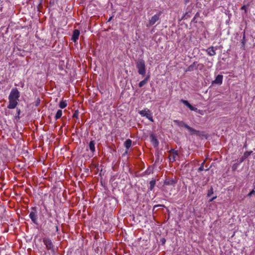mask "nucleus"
I'll return each instance as SVG.
<instances>
[{
	"label": "nucleus",
	"mask_w": 255,
	"mask_h": 255,
	"mask_svg": "<svg viewBox=\"0 0 255 255\" xmlns=\"http://www.w3.org/2000/svg\"><path fill=\"white\" fill-rule=\"evenodd\" d=\"M19 96V92L16 88L11 90L8 96L9 104L7 106L8 109H13L16 107Z\"/></svg>",
	"instance_id": "1"
},
{
	"label": "nucleus",
	"mask_w": 255,
	"mask_h": 255,
	"mask_svg": "<svg viewBox=\"0 0 255 255\" xmlns=\"http://www.w3.org/2000/svg\"><path fill=\"white\" fill-rule=\"evenodd\" d=\"M136 67L138 70V73L139 75L142 76H144L145 75V65L143 60L139 59L136 62Z\"/></svg>",
	"instance_id": "2"
},
{
	"label": "nucleus",
	"mask_w": 255,
	"mask_h": 255,
	"mask_svg": "<svg viewBox=\"0 0 255 255\" xmlns=\"http://www.w3.org/2000/svg\"><path fill=\"white\" fill-rule=\"evenodd\" d=\"M139 114L141 115V116L146 117L150 121L152 122H153L152 113L149 109L146 108L144 110L140 111L139 112Z\"/></svg>",
	"instance_id": "3"
},
{
	"label": "nucleus",
	"mask_w": 255,
	"mask_h": 255,
	"mask_svg": "<svg viewBox=\"0 0 255 255\" xmlns=\"http://www.w3.org/2000/svg\"><path fill=\"white\" fill-rule=\"evenodd\" d=\"M178 157V154L177 151L172 150L170 151L169 155V159L170 161L173 162L175 161Z\"/></svg>",
	"instance_id": "4"
},
{
	"label": "nucleus",
	"mask_w": 255,
	"mask_h": 255,
	"mask_svg": "<svg viewBox=\"0 0 255 255\" xmlns=\"http://www.w3.org/2000/svg\"><path fill=\"white\" fill-rule=\"evenodd\" d=\"M181 102H182L185 105L188 107L190 110L196 111L199 113L203 115L202 111L198 110L197 108L192 106L187 101L182 100Z\"/></svg>",
	"instance_id": "5"
},
{
	"label": "nucleus",
	"mask_w": 255,
	"mask_h": 255,
	"mask_svg": "<svg viewBox=\"0 0 255 255\" xmlns=\"http://www.w3.org/2000/svg\"><path fill=\"white\" fill-rule=\"evenodd\" d=\"M160 15V13H159L153 15L149 20L150 25L154 24L159 19Z\"/></svg>",
	"instance_id": "6"
},
{
	"label": "nucleus",
	"mask_w": 255,
	"mask_h": 255,
	"mask_svg": "<svg viewBox=\"0 0 255 255\" xmlns=\"http://www.w3.org/2000/svg\"><path fill=\"white\" fill-rule=\"evenodd\" d=\"M43 243L44 245H45L46 248L48 250H50L52 248L53 245L51 241L48 238H44L43 239Z\"/></svg>",
	"instance_id": "7"
},
{
	"label": "nucleus",
	"mask_w": 255,
	"mask_h": 255,
	"mask_svg": "<svg viewBox=\"0 0 255 255\" xmlns=\"http://www.w3.org/2000/svg\"><path fill=\"white\" fill-rule=\"evenodd\" d=\"M79 35H80V31L78 29H75L73 33V35L72 36V40L74 42H76L79 38Z\"/></svg>",
	"instance_id": "8"
},
{
	"label": "nucleus",
	"mask_w": 255,
	"mask_h": 255,
	"mask_svg": "<svg viewBox=\"0 0 255 255\" xmlns=\"http://www.w3.org/2000/svg\"><path fill=\"white\" fill-rule=\"evenodd\" d=\"M29 217L34 223L37 224V215L35 212H31L29 214Z\"/></svg>",
	"instance_id": "9"
},
{
	"label": "nucleus",
	"mask_w": 255,
	"mask_h": 255,
	"mask_svg": "<svg viewBox=\"0 0 255 255\" xmlns=\"http://www.w3.org/2000/svg\"><path fill=\"white\" fill-rule=\"evenodd\" d=\"M223 76L221 75H218L215 80L213 81V83L221 85L223 81Z\"/></svg>",
	"instance_id": "10"
},
{
	"label": "nucleus",
	"mask_w": 255,
	"mask_h": 255,
	"mask_svg": "<svg viewBox=\"0 0 255 255\" xmlns=\"http://www.w3.org/2000/svg\"><path fill=\"white\" fill-rule=\"evenodd\" d=\"M184 127L188 130L189 132L191 134H196L198 132V131L197 130H196L195 129H193V128L190 127L189 126H188L187 125H184Z\"/></svg>",
	"instance_id": "11"
},
{
	"label": "nucleus",
	"mask_w": 255,
	"mask_h": 255,
	"mask_svg": "<svg viewBox=\"0 0 255 255\" xmlns=\"http://www.w3.org/2000/svg\"><path fill=\"white\" fill-rule=\"evenodd\" d=\"M207 52L210 56H213L216 54L215 50L213 47L208 48L207 49Z\"/></svg>",
	"instance_id": "12"
},
{
	"label": "nucleus",
	"mask_w": 255,
	"mask_h": 255,
	"mask_svg": "<svg viewBox=\"0 0 255 255\" xmlns=\"http://www.w3.org/2000/svg\"><path fill=\"white\" fill-rule=\"evenodd\" d=\"M95 143L94 141H91L89 144V147L90 150L94 152L95 151Z\"/></svg>",
	"instance_id": "13"
},
{
	"label": "nucleus",
	"mask_w": 255,
	"mask_h": 255,
	"mask_svg": "<svg viewBox=\"0 0 255 255\" xmlns=\"http://www.w3.org/2000/svg\"><path fill=\"white\" fill-rule=\"evenodd\" d=\"M132 141L130 139H128L126 140L125 142V146L128 149L131 145Z\"/></svg>",
	"instance_id": "14"
},
{
	"label": "nucleus",
	"mask_w": 255,
	"mask_h": 255,
	"mask_svg": "<svg viewBox=\"0 0 255 255\" xmlns=\"http://www.w3.org/2000/svg\"><path fill=\"white\" fill-rule=\"evenodd\" d=\"M62 115V111L61 110H59L57 111L56 115H55V119L57 120L61 117Z\"/></svg>",
	"instance_id": "15"
},
{
	"label": "nucleus",
	"mask_w": 255,
	"mask_h": 255,
	"mask_svg": "<svg viewBox=\"0 0 255 255\" xmlns=\"http://www.w3.org/2000/svg\"><path fill=\"white\" fill-rule=\"evenodd\" d=\"M67 105V104L65 101H62L59 103V107L61 109L65 108Z\"/></svg>",
	"instance_id": "16"
},
{
	"label": "nucleus",
	"mask_w": 255,
	"mask_h": 255,
	"mask_svg": "<svg viewBox=\"0 0 255 255\" xmlns=\"http://www.w3.org/2000/svg\"><path fill=\"white\" fill-rule=\"evenodd\" d=\"M147 83V82L144 79L143 80L140 81L138 84V86L139 87H142V86H143L146 83Z\"/></svg>",
	"instance_id": "17"
},
{
	"label": "nucleus",
	"mask_w": 255,
	"mask_h": 255,
	"mask_svg": "<svg viewBox=\"0 0 255 255\" xmlns=\"http://www.w3.org/2000/svg\"><path fill=\"white\" fill-rule=\"evenodd\" d=\"M175 122H177L179 126H180V127H184V125H186L183 122H177V121H175Z\"/></svg>",
	"instance_id": "18"
},
{
	"label": "nucleus",
	"mask_w": 255,
	"mask_h": 255,
	"mask_svg": "<svg viewBox=\"0 0 255 255\" xmlns=\"http://www.w3.org/2000/svg\"><path fill=\"white\" fill-rule=\"evenodd\" d=\"M150 189L151 190L153 188V187L154 186L155 181H151L150 182Z\"/></svg>",
	"instance_id": "19"
},
{
	"label": "nucleus",
	"mask_w": 255,
	"mask_h": 255,
	"mask_svg": "<svg viewBox=\"0 0 255 255\" xmlns=\"http://www.w3.org/2000/svg\"><path fill=\"white\" fill-rule=\"evenodd\" d=\"M203 164H204V162H203L202 163V165L199 168L198 171H201L203 170Z\"/></svg>",
	"instance_id": "20"
},
{
	"label": "nucleus",
	"mask_w": 255,
	"mask_h": 255,
	"mask_svg": "<svg viewBox=\"0 0 255 255\" xmlns=\"http://www.w3.org/2000/svg\"><path fill=\"white\" fill-rule=\"evenodd\" d=\"M255 193V190H253L249 194V196H252L253 194H254Z\"/></svg>",
	"instance_id": "21"
},
{
	"label": "nucleus",
	"mask_w": 255,
	"mask_h": 255,
	"mask_svg": "<svg viewBox=\"0 0 255 255\" xmlns=\"http://www.w3.org/2000/svg\"><path fill=\"white\" fill-rule=\"evenodd\" d=\"M150 75L148 74L146 77L145 78L144 80L147 82L148 80L149 79Z\"/></svg>",
	"instance_id": "22"
},
{
	"label": "nucleus",
	"mask_w": 255,
	"mask_h": 255,
	"mask_svg": "<svg viewBox=\"0 0 255 255\" xmlns=\"http://www.w3.org/2000/svg\"><path fill=\"white\" fill-rule=\"evenodd\" d=\"M250 154V153H249H249H245L244 155H245V156L247 157V156H249Z\"/></svg>",
	"instance_id": "23"
},
{
	"label": "nucleus",
	"mask_w": 255,
	"mask_h": 255,
	"mask_svg": "<svg viewBox=\"0 0 255 255\" xmlns=\"http://www.w3.org/2000/svg\"><path fill=\"white\" fill-rule=\"evenodd\" d=\"M216 197H213L211 200H210V202H212L213 200H214L215 199H216Z\"/></svg>",
	"instance_id": "24"
},
{
	"label": "nucleus",
	"mask_w": 255,
	"mask_h": 255,
	"mask_svg": "<svg viewBox=\"0 0 255 255\" xmlns=\"http://www.w3.org/2000/svg\"><path fill=\"white\" fill-rule=\"evenodd\" d=\"M154 141L156 143H157V140H156V139H154Z\"/></svg>",
	"instance_id": "25"
},
{
	"label": "nucleus",
	"mask_w": 255,
	"mask_h": 255,
	"mask_svg": "<svg viewBox=\"0 0 255 255\" xmlns=\"http://www.w3.org/2000/svg\"><path fill=\"white\" fill-rule=\"evenodd\" d=\"M245 6H243L242 7V9H244V8H245Z\"/></svg>",
	"instance_id": "26"
},
{
	"label": "nucleus",
	"mask_w": 255,
	"mask_h": 255,
	"mask_svg": "<svg viewBox=\"0 0 255 255\" xmlns=\"http://www.w3.org/2000/svg\"><path fill=\"white\" fill-rule=\"evenodd\" d=\"M112 19V17H110L109 21L110 20Z\"/></svg>",
	"instance_id": "27"
}]
</instances>
